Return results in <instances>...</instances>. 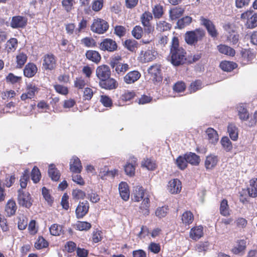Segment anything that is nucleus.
Instances as JSON below:
<instances>
[{
    "mask_svg": "<svg viewBox=\"0 0 257 257\" xmlns=\"http://www.w3.org/2000/svg\"><path fill=\"white\" fill-rule=\"evenodd\" d=\"M169 57L171 63L175 66L183 65L186 61V52L180 46L178 38L176 36L172 39Z\"/></svg>",
    "mask_w": 257,
    "mask_h": 257,
    "instance_id": "nucleus-1",
    "label": "nucleus"
},
{
    "mask_svg": "<svg viewBox=\"0 0 257 257\" xmlns=\"http://www.w3.org/2000/svg\"><path fill=\"white\" fill-rule=\"evenodd\" d=\"M205 31L202 28L196 29L193 31H187L185 34L186 42L191 45L196 44L205 37Z\"/></svg>",
    "mask_w": 257,
    "mask_h": 257,
    "instance_id": "nucleus-2",
    "label": "nucleus"
},
{
    "mask_svg": "<svg viewBox=\"0 0 257 257\" xmlns=\"http://www.w3.org/2000/svg\"><path fill=\"white\" fill-rule=\"evenodd\" d=\"M121 60V57L117 56L112 58L109 64L118 75L122 76L129 70L130 66L127 63H122Z\"/></svg>",
    "mask_w": 257,
    "mask_h": 257,
    "instance_id": "nucleus-3",
    "label": "nucleus"
},
{
    "mask_svg": "<svg viewBox=\"0 0 257 257\" xmlns=\"http://www.w3.org/2000/svg\"><path fill=\"white\" fill-rule=\"evenodd\" d=\"M17 201L20 206L30 208L33 202V200L29 192L19 189L18 191Z\"/></svg>",
    "mask_w": 257,
    "mask_h": 257,
    "instance_id": "nucleus-4",
    "label": "nucleus"
},
{
    "mask_svg": "<svg viewBox=\"0 0 257 257\" xmlns=\"http://www.w3.org/2000/svg\"><path fill=\"white\" fill-rule=\"evenodd\" d=\"M109 24L105 20L101 18L94 19L90 26V30L97 34H103L109 29Z\"/></svg>",
    "mask_w": 257,
    "mask_h": 257,
    "instance_id": "nucleus-5",
    "label": "nucleus"
},
{
    "mask_svg": "<svg viewBox=\"0 0 257 257\" xmlns=\"http://www.w3.org/2000/svg\"><path fill=\"white\" fill-rule=\"evenodd\" d=\"M253 13L251 9L246 10L241 14V20H246L245 26L248 29H254L257 27V13Z\"/></svg>",
    "mask_w": 257,
    "mask_h": 257,
    "instance_id": "nucleus-6",
    "label": "nucleus"
},
{
    "mask_svg": "<svg viewBox=\"0 0 257 257\" xmlns=\"http://www.w3.org/2000/svg\"><path fill=\"white\" fill-rule=\"evenodd\" d=\"M42 68L45 71H52L56 68L57 57L51 53L45 54L42 58Z\"/></svg>",
    "mask_w": 257,
    "mask_h": 257,
    "instance_id": "nucleus-7",
    "label": "nucleus"
},
{
    "mask_svg": "<svg viewBox=\"0 0 257 257\" xmlns=\"http://www.w3.org/2000/svg\"><path fill=\"white\" fill-rule=\"evenodd\" d=\"M153 19L152 13L149 11L145 12L141 16V21L146 33H152L154 31V27L151 24Z\"/></svg>",
    "mask_w": 257,
    "mask_h": 257,
    "instance_id": "nucleus-8",
    "label": "nucleus"
},
{
    "mask_svg": "<svg viewBox=\"0 0 257 257\" xmlns=\"http://www.w3.org/2000/svg\"><path fill=\"white\" fill-rule=\"evenodd\" d=\"M200 21L201 25L205 28L210 36L213 38L217 37L218 36V32L216 28L215 25L212 21L207 18H204V17H200Z\"/></svg>",
    "mask_w": 257,
    "mask_h": 257,
    "instance_id": "nucleus-9",
    "label": "nucleus"
},
{
    "mask_svg": "<svg viewBox=\"0 0 257 257\" xmlns=\"http://www.w3.org/2000/svg\"><path fill=\"white\" fill-rule=\"evenodd\" d=\"M99 48L102 51L113 52L118 48L116 41L111 38L103 39L99 44Z\"/></svg>",
    "mask_w": 257,
    "mask_h": 257,
    "instance_id": "nucleus-10",
    "label": "nucleus"
},
{
    "mask_svg": "<svg viewBox=\"0 0 257 257\" xmlns=\"http://www.w3.org/2000/svg\"><path fill=\"white\" fill-rule=\"evenodd\" d=\"M28 24V19L26 17L17 15L12 17L10 24L13 29H24Z\"/></svg>",
    "mask_w": 257,
    "mask_h": 257,
    "instance_id": "nucleus-11",
    "label": "nucleus"
},
{
    "mask_svg": "<svg viewBox=\"0 0 257 257\" xmlns=\"http://www.w3.org/2000/svg\"><path fill=\"white\" fill-rule=\"evenodd\" d=\"M157 51L153 49L142 50L139 56V60L143 63L151 62L156 59Z\"/></svg>",
    "mask_w": 257,
    "mask_h": 257,
    "instance_id": "nucleus-12",
    "label": "nucleus"
},
{
    "mask_svg": "<svg viewBox=\"0 0 257 257\" xmlns=\"http://www.w3.org/2000/svg\"><path fill=\"white\" fill-rule=\"evenodd\" d=\"M39 90L40 89L35 84H29L26 86V92L23 93L21 95V99L22 101H26L27 99L34 98Z\"/></svg>",
    "mask_w": 257,
    "mask_h": 257,
    "instance_id": "nucleus-13",
    "label": "nucleus"
},
{
    "mask_svg": "<svg viewBox=\"0 0 257 257\" xmlns=\"http://www.w3.org/2000/svg\"><path fill=\"white\" fill-rule=\"evenodd\" d=\"M98 85L100 88L108 90L115 89L118 85L117 81L110 76L99 81Z\"/></svg>",
    "mask_w": 257,
    "mask_h": 257,
    "instance_id": "nucleus-14",
    "label": "nucleus"
},
{
    "mask_svg": "<svg viewBox=\"0 0 257 257\" xmlns=\"http://www.w3.org/2000/svg\"><path fill=\"white\" fill-rule=\"evenodd\" d=\"M89 204L87 201L79 202L75 209L76 217L77 219L82 218L88 212Z\"/></svg>",
    "mask_w": 257,
    "mask_h": 257,
    "instance_id": "nucleus-15",
    "label": "nucleus"
},
{
    "mask_svg": "<svg viewBox=\"0 0 257 257\" xmlns=\"http://www.w3.org/2000/svg\"><path fill=\"white\" fill-rule=\"evenodd\" d=\"M161 65L155 64L150 67L148 70L154 82H159L162 80Z\"/></svg>",
    "mask_w": 257,
    "mask_h": 257,
    "instance_id": "nucleus-16",
    "label": "nucleus"
},
{
    "mask_svg": "<svg viewBox=\"0 0 257 257\" xmlns=\"http://www.w3.org/2000/svg\"><path fill=\"white\" fill-rule=\"evenodd\" d=\"M111 75L110 69L107 65H101L96 69V76L99 81L107 78Z\"/></svg>",
    "mask_w": 257,
    "mask_h": 257,
    "instance_id": "nucleus-17",
    "label": "nucleus"
},
{
    "mask_svg": "<svg viewBox=\"0 0 257 257\" xmlns=\"http://www.w3.org/2000/svg\"><path fill=\"white\" fill-rule=\"evenodd\" d=\"M70 171L72 173L79 174L82 170V166L80 159L76 156H73L69 163Z\"/></svg>",
    "mask_w": 257,
    "mask_h": 257,
    "instance_id": "nucleus-18",
    "label": "nucleus"
},
{
    "mask_svg": "<svg viewBox=\"0 0 257 257\" xmlns=\"http://www.w3.org/2000/svg\"><path fill=\"white\" fill-rule=\"evenodd\" d=\"M182 188L181 182L178 179H174L169 182L168 189L171 194L179 193Z\"/></svg>",
    "mask_w": 257,
    "mask_h": 257,
    "instance_id": "nucleus-19",
    "label": "nucleus"
},
{
    "mask_svg": "<svg viewBox=\"0 0 257 257\" xmlns=\"http://www.w3.org/2000/svg\"><path fill=\"white\" fill-rule=\"evenodd\" d=\"M141 74L137 70L128 72L123 77V80L126 84H130L137 81L141 77Z\"/></svg>",
    "mask_w": 257,
    "mask_h": 257,
    "instance_id": "nucleus-20",
    "label": "nucleus"
},
{
    "mask_svg": "<svg viewBox=\"0 0 257 257\" xmlns=\"http://www.w3.org/2000/svg\"><path fill=\"white\" fill-rule=\"evenodd\" d=\"M218 162L217 156L210 154L206 156L204 161V166L206 170L214 169Z\"/></svg>",
    "mask_w": 257,
    "mask_h": 257,
    "instance_id": "nucleus-21",
    "label": "nucleus"
},
{
    "mask_svg": "<svg viewBox=\"0 0 257 257\" xmlns=\"http://www.w3.org/2000/svg\"><path fill=\"white\" fill-rule=\"evenodd\" d=\"M236 245L232 248L231 251L234 254H243L246 248V241L245 239H239L236 241Z\"/></svg>",
    "mask_w": 257,
    "mask_h": 257,
    "instance_id": "nucleus-22",
    "label": "nucleus"
},
{
    "mask_svg": "<svg viewBox=\"0 0 257 257\" xmlns=\"http://www.w3.org/2000/svg\"><path fill=\"white\" fill-rule=\"evenodd\" d=\"M203 227L202 225L192 227L189 232L190 237L194 240H197L203 236Z\"/></svg>",
    "mask_w": 257,
    "mask_h": 257,
    "instance_id": "nucleus-23",
    "label": "nucleus"
},
{
    "mask_svg": "<svg viewBox=\"0 0 257 257\" xmlns=\"http://www.w3.org/2000/svg\"><path fill=\"white\" fill-rule=\"evenodd\" d=\"M37 71L38 68L36 65L33 63L29 62L25 65L23 73L25 77L31 78L35 75Z\"/></svg>",
    "mask_w": 257,
    "mask_h": 257,
    "instance_id": "nucleus-24",
    "label": "nucleus"
},
{
    "mask_svg": "<svg viewBox=\"0 0 257 257\" xmlns=\"http://www.w3.org/2000/svg\"><path fill=\"white\" fill-rule=\"evenodd\" d=\"M85 57L88 60L95 63L98 64L101 59L100 53L95 50H87L85 53Z\"/></svg>",
    "mask_w": 257,
    "mask_h": 257,
    "instance_id": "nucleus-25",
    "label": "nucleus"
},
{
    "mask_svg": "<svg viewBox=\"0 0 257 257\" xmlns=\"http://www.w3.org/2000/svg\"><path fill=\"white\" fill-rule=\"evenodd\" d=\"M194 219L193 213L190 210L185 211L181 216L182 224L185 226H188L192 223Z\"/></svg>",
    "mask_w": 257,
    "mask_h": 257,
    "instance_id": "nucleus-26",
    "label": "nucleus"
},
{
    "mask_svg": "<svg viewBox=\"0 0 257 257\" xmlns=\"http://www.w3.org/2000/svg\"><path fill=\"white\" fill-rule=\"evenodd\" d=\"M118 189L121 198L124 201L128 200L130 198V190L127 184L125 182H121L119 184Z\"/></svg>",
    "mask_w": 257,
    "mask_h": 257,
    "instance_id": "nucleus-27",
    "label": "nucleus"
},
{
    "mask_svg": "<svg viewBox=\"0 0 257 257\" xmlns=\"http://www.w3.org/2000/svg\"><path fill=\"white\" fill-rule=\"evenodd\" d=\"M17 210V206L16 202L12 199L8 200L5 209L7 215L9 217H11L15 215Z\"/></svg>",
    "mask_w": 257,
    "mask_h": 257,
    "instance_id": "nucleus-28",
    "label": "nucleus"
},
{
    "mask_svg": "<svg viewBox=\"0 0 257 257\" xmlns=\"http://www.w3.org/2000/svg\"><path fill=\"white\" fill-rule=\"evenodd\" d=\"M137 159L135 157L131 158V163H127L124 166V171L125 173L130 176L134 175L135 173V168L137 165Z\"/></svg>",
    "mask_w": 257,
    "mask_h": 257,
    "instance_id": "nucleus-29",
    "label": "nucleus"
},
{
    "mask_svg": "<svg viewBox=\"0 0 257 257\" xmlns=\"http://www.w3.org/2000/svg\"><path fill=\"white\" fill-rule=\"evenodd\" d=\"M219 53L227 56L233 57L235 54V50L225 44H220L217 47Z\"/></svg>",
    "mask_w": 257,
    "mask_h": 257,
    "instance_id": "nucleus-30",
    "label": "nucleus"
},
{
    "mask_svg": "<svg viewBox=\"0 0 257 257\" xmlns=\"http://www.w3.org/2000/svg\"><path fill=\"white\" fill-rule=\"evenodd\" d=\"M230 211L227 200L226 199H222L220 203V214L223 216L227 217L230 215Z\"/></svg>",
    "mask_w": 257,
    "mask_h": 257,
    "instance_id": "nucleus-31",
    "label": "nucleus"
},
{
    "mask_svg": "<svg viewBox=\"0 0 257 257\" xmlns=\"http://www.w3.org/2000/svg\"><path fill=\"white\" fill-rule=\"evenodd\" d=\"M188 163L193 166H198L200 162V157L194 153L189 152L185 154Z\"/></svg>",
    "mask_w": 257,
    "mask_h": 257,
    "instance_id": "nucleus-32",
    "label": "nucleus"
},
{
    "mask_svg": "<svg viewBox=\"0 0 257 257\" xmlns=\"http://www.w3.org/2000/svg\"><path fill=\"white\" fill-rule=\"evenodd\" d=\"M247 190L250 197L252 198L257 197V178H252L249 180V187Z\"/></svg>",
    "mask_w": 257,
    "mask_h": 257,
    "instance_id": "nucleus-33",
    "label": "nucleus"
},
{
    "mask_svg": "<svg viewBox=\"0 0 257 257\" xmlns=\"http://www.w3.org/2000/svg\"><path fill=\"white\" fill-rule=\"evenodd\" d=\"M219 67L224 71L231 72L237 68V64L232 61L225 60L220 62Z\"/></svg>",
    "mask_w": 257,
    "mask_h": 257,
    "instance_id": "nucleus-34",
    "label": "nucleus"
},
{
    "mask_svg": "<svg viewBox=\"0 0 257 257\" xmlns=\"http://www.w3.org/2000/svg\"><path fill=\"white\" fill-rule=\"evenodd\" d=\"M184 9L179 7H175L170 10L169 16L172 20H175L180 18L184 14Z\"/></svg>",
    "mask_w": 257,
    "mask_h": 257,
    "instance_id": "nucleus-35",
    "label": "nucleus"
},
{
    "mask_svg": "<svg viewBox=\"0 0 257 257\" xmlns=\"http://www.w3.org/2000/svg\"><path fill=\"white\" fill-rule=\"evenodd\" d=\"M226 40L232 45H236L239 41V35L235 31L230 30L227 35Z\"/></svg>",
    "mask_w": 257,
    "mask_h": 257,
    "instance_id": "nucleus-36",
    "label": "nucleus"
},
{
    "mask_svg": "<svg viewBox=\"0 0 257 257\" xmlns=\"http://www.w3.org/2000/svg\"><path fill=\"white\" fill-rule=\"evenodd\" d=\"M48 174L49 177L53 181H58L59 180L61 176L59 170H58L54 164H51L49 166Z\"/></svg>",
    "mask_w": 257,
    "mask_h": 257,
    "instance_id": "nucleus-37",
    "label": "nucleus"
},
{
    "mask_svg": "<svg viewBox=\"0 0 257 257\" xmlns=\"http://www.w3.org/2000/svg\"><path fill=\"white\" fill-rule=\"evenodd\" d=\"M141 165L142 167L151 171L155 170L157 167L156 161L152 158L144 159L142 161Z\"/></svg>",
    "mask_w": 257,
    "mask_h": 257,
    "instance_id": "nucleus-38",
    "label": "nucleus"
},
{
    "mask_svg": "<svg viewBox=\"0 0 257 257\" xmlns=\"http://www.w3.org/2000/svg\"><path fill=\"white\" fill-rule=\"evenodd\" d=\"M18 45V40L15 38H12L6 42V50L8 53L14 52L17 49Z\"/></svg>",
    "mask_w": 257,
    "mask_h": 257,
    "instance_id": "nucleus-39",
    "label": "nucleus"
},
{
    "mask_svg": "<svg viewBox=\"0 0 257 257\" xmlns=\"http://www.w3.org/2000/svg\"><path fill=\"white\" fill-rule=\"evenodd\" d=\"M145 190L142 186H137L134 191L132 200L135 202L140 201L144 197Z\"/></svg>",
    "mask_w": 257,
    "mask_h": 257,
    "instance_id": "nucleus-40",
    "label": "nucleus"
},
{
    "mask_svg": "<svg viewBox=\"0 0 257 257\" xmlns=\"http://www.w3.org/2000/svg\"><path fill=\"white\" fill-rule=\"evenodd\" d=\"M227 132L230 139L232 141H235L238 139V128L235 124L229 123L227 127Z\"/></svg>",
    "mask_w": 257,
    "mask_h": 257,
    "instance_id": "nucleus-41",
    "label": "nucleus"
},
{
    "mask_svg": "<svg viewBox=\"0 0 257 257\" xmlns=\"http://www.w3.org/2000/svg\"><path fill=\"white\" fill-rule=\"evenodd\" d=\"M16 63L17 68H22L27 62L28 56L24 52H20L16 56Z\"/></svg>",
    "mask_w": 257,
    "mask_h": 257,
    "instance_id": "nucleus-42",
    "label": "nucleus"
},
{
    "mask_svg": "<svg viewBox=\"0 0 257 257\" xmlns=\"http://www.w3.org/2000/svg\"><path fill=\"white\" fill-rule=\"evenodd\" d=\"M150 199L147 197L144 198L140 206V212L144 215H148L150 213Z\"/></svg>",
    "mask_w": 257,
    "mask_h": 257,
    "instance_id": "nucleus-43",
    "label": "nucleus"
},
{
    "mask_svg": "<svg viewBox=\"0 0 257 257\" xmlns=\"http://www.w3.org/2000/svg\"><path fill=\"white\" fill-rule=\"evenodd\" d=\"M206 133L211 143L215 144L218 141V135L214 129L211 127L208 128L206 131Z\"/></svg>",
    "mask_w": 257,
    "mask_h": 257,
    "instance_id": "nucleus-44",
    "label": "nucleus"
},
{
    "mask_svg": "<svg viewBox=\"0 0 257 257\" xmlns=\"http://www.w3.org/2000/svg\"><path fill=\"white\" fill-rule=\"evenodd\" d=\"M74 227L77 230L86 231L91 228V224L87 221H78L74 225Z\"/></svg>",
    "mask_w": 257,
    "mask_h": 257,
    "instance_id": "nucleus-45",
    "label": "nucleus"
},
{
    "mask_svg": "<svg viewBox=\"0 0 257 257\" xmlns=\"http://www.w3.org/2000/svg\"><path fill=\"white\" fill-rule=\"evenodd\" d=\"M171 28V25L165 21H159L156 24L157 30L161 32L169 31Z\"/></svg>",
    "mask_w": 257,
    "mask_h": 257,
    "instance_id": "nucleus-46",
    "label": "nucleus"
},
{
    "mask_svg": "<svg viewBox=\"0 0 257 257\" xmlns=\"http://www.w3.org/2000/svg\"><path fill=\"white\" fill-rule=\"evenodd\" d=\"M50 234L53 236H59L63 232V227L57 223H54L49 227Z\"/></svg>",
    "mask_w": 257,
    "mask_h": 257,
    "instance_id": "nucleus-47",
    "label": "nucleus"
},
{
    "mask_svg": "<svg viewBox=\"0 0 257 257\" xmlns=\"http://www.w3.org/2000/svg\"><path fill=\"white\" fill-rule=\"evenodd\" d=\"M136 96L134 91L125 90L120 96L119 101L125 102L133 99Z\"/></svg>",
    "mask_w": 257,
    "mask_h": 257,
    "instance_id": "nucleus-48",
    "label": "nucleus"
},
{
    "mask_svg": "<svg viewBox=\"0 0 257 257\" xmlns=\"http://www.w3.org/2000/svg\"><path fill=\"white\" fill-rule=\"evenodd\" d=\"M138 42L133 39H127L124 41V46L129 51L131 52L135 51L138 47Z\"/></svg>",
    "mask_w": 257,
    "mask_h": 257,
    "instance_id": "nucleus-49",
    "label": "nucleus"
},
{
    "mask_svg": "<svg viewBox=\"0 0 257 257\" xmlns=\"http://www.w3.org/2000/svg\"><path fill=\"white\" fill-rule=\"evenodd\" d=\"M81 42L82 44L87 48H93L96 46V42L92 37H84L81 40Z\"/></svg>",
    "mask_w": 257,
    "mask_h": 257,
    "instance_id": "nucleus-50",
    "label": "nucleus"
},
{
    "mask_svg": "<svg viewBox=\"0 0 257 257\" xmlns=\"http://www.w3.org/2000/svg\"><path fill=\"white\" fill-rule=\"evenodd\" d=\"M31 179L34 183L39 182L41 178L40 170L37 166H34L31 173Z\"/></svg>",
    "mask_w": 257,
    "mask_h": 257,
    "instance_id": "nucleus-51",
    "label": "nucleus"
},
{
    "mask_svg": "<svg viewBox=\"0 0 257 257\" xmlns=\"http://www.w3.org/2000/svg\"><path fill=\"white\" fill-rule=\"evenodd\" d=\"M192 22V18L189 16H185L177 21V25L179 29H183L189 25Z\"/></svg>",
    "mask_w": 257,
    "mask_h": 257,
    "instance_id": "nucleus-52",
    "label": "nucleus"
},
{
    "mask_svg": "<svg viewBox=\"0 0 257 257\" xmlns=\"http://www.w3.org/2000/svg\"><path fill=\"white\" fill-rule=\"evenodd\" d=\"M29 180V171L28 169H26L24 173H23V175L20 178V186L21 187V189L26 188L27 186L28 181Z\"/></svg>",
    "mask_w": 257,
    "mask_h": 257,
    "instance_id": "nucleus-53",
    "label": "nucleus"
},
{
    "mask_svg": "<svg viewBox=\"0 0 257 257\" xmlns=\"http://www.w3.org/2000/svg\"><path fill=\"white\" fill-rule=\"evenodd\" d=\"M221 144L226 152H230L232 149V145L227 137H223L221 140Z\"/></svg>",
    "mask_w": 257,
    "mask_h": 257,
    "instance_id": "nucleus-54",
    "label": "nucleus"
},
{
    "mask_svg": "<svg viewBox=\"0 0 257 257\" xmlns=\"http://www.w3.org/2000/svg\"><path fill=\"white\" fill-rule=\"evenodd\" d=\"M48 245V242L42 236H39L35 243V247L38 249L46 248Z\"/></svg>",
    "mask_w": 257,
    "mask_h": 257,
    "instance_id": "nucleus-55",
    "label": "nucleus"
},
{
    "mask_svg": "<svg viewBox=\"0 0 257 257\" xmlns=\"http://www.w3.org/2000/svg\"><path fill=\"white\" fill-rule=\"evenodd\" d=\"M242 57L244 60L248 63L251 61L255 58V54L251 50L249 49H244L241 52Z\"/></svg>",
    "mask_w": 257,
    "mask_h": 257,
    "instance_id": "nucleus-56",
    "label": "nucleus"
},
{
    "mask_svg": "<svg viewBox=\"0 0 257 257\" xmlns=\"http://www.w3.org/2000/svg\"><path fill=\"white\" fill-rule=\"evenodd\" d=\"M238 112L240 119L246 120L249 118V113L246 108L243 105L239 106L238 107Z\"/></svg>",
    "mask_w": 257,
    "mask_h": 257,
    "instance_id": "nucleus-57",
    "label": "nucleus"
},
{
    "mask_svg": "<svg viewBox=\"0 0 257 257\" xmlns=\"http://www.w3.org/2000/svg\"><path fill=\"white\" fill-rule=\"evenodd\" d=\"M94 94V91L92 89L86 87L84 88V90L83 91L82 97L84 101H89L91 99Z\"/></svg>",
    "mask_w": 257,
    "mask_h": 257,
    "instance_id": "nucleus-58",
    "label": "nucleus"
},
{
    "mask_svg": "<svg viewBox=\"0 0 257 257\" xmlns=\"http://www.w3.org/2000/svg\"><path fill=\"white\" fill-rule=\"evenodd\" d=\"M100 102L106 107H111L112 106V100L108 95H102L100 98Z\"/></svg>",
    "mask_w": 257,
    "mask_h": 257,
    "instance_id": "nucleus-59",
    "label": "nucleus"
},
{
    "mask_svg": "<svg viewBox=\"0 0 257 257\" xmlns=\"http://www.w3.org/2000/svg\"><path fill=\"white\" fill-rule=\"evenodd\" d=\"M103 0H94L91 3L92 10L95 12L100 11L103 7Z\"/></svg>",
    "mask_w": 257,
    "mask_h": 257,
    "instance_id": "nucleus-60",
    "label": "nucleus"
},
{
    "mask_svg": "<svg viewBox=\"0 0 257 257\" xmlns=\"http://www.w3.org/2000/svg\"><path fill=\"white\" fill-rule=\"evenodd\" d=\"M7 82H9L12 84H15L20 82L22 80V77L15 75L12 73H10L6 77Z\"/></svg>",
    "mask_w": 257,
    "mask_h": 257,
    "instance_id": "nucleus-61",
    "label": "nucleus"
},
{
    "mask_svg": "<svg viewBox=\"0 0 257 257\" xmlns=\"http://www.w3.org/2000/svg\"><path fill=\"white\" fill-rule=\"evenodd\" d=\"M102 232L101 230L96 229L94 230L92 234V241L93 243H98L102 239Z\"/></svg>",
    "mask_w": 257,
    "mask_h": 257,
    "instance_id": "nucleus-62",
    "label": "nucleus"
},
{
    "mask_svg": "<svg viewBox=\"0 0 257 257\" xmlns=\"http://www.w3.org/2000/svg\"><path fill=\"white\" fill-rule=\"evenodd\" d=\"M86 85V83L85 80L82 77L76 78L74 82V87L78 89H82L84 88Z\"/></svg>",
    "mask_w": 257,
    "mask_h": 257,
    "instance_id": "nucleus-63",
    "label": "nucleus"
},
{
    "mask_svg": "<svg viewBox=\"0 0 257 257\" xmlns=\"http://www.w3.org/2000/svg\"><path fill=\"white\" fill-rule=\"evenodd\" d=\"M76 244L73 241L66 242L64 245V250L68 253H72L77 249Z\"/></svg>",
    "mask_w": 257,
    "mask_h": 257,
    "instance_id": "nucleus-64",
    "label": "nucleus"
}]
</instances>
